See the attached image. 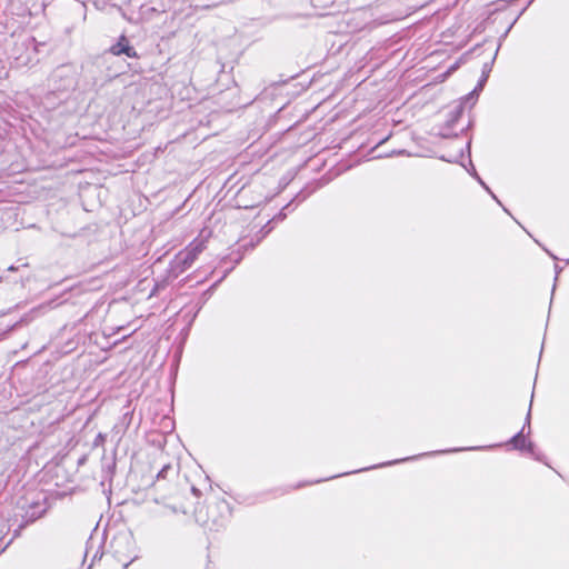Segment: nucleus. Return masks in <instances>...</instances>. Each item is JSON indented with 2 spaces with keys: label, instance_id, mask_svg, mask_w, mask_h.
I'll return each mask as SVG.
<instances>
[{
  "label": "nucleus",
  "instance_id": "nucleus-12",
  "mask_svg": "<svg viewBox=\"0 0 569 569\" xmlns=\"http://www.w3.org/2000/svg\"><path fill=\"white\" fill-rule=\"evenodd\" d=\"M289 207H290V203H288L287 206H284V207L282 208V210H281L277 216H274V217L271 219V221H272V222H273V221H277V222H279V221H283V220L286 219V217H287L286 210H287Z\"/></svg>",
  "mask_w": 569,
  "mask_h": 569
},
{
  "label": "nucleus",
  "instance_id": "nucleus-13",
  "mask_svg": "<svg viewBox=\"0 0 569 569\" xmlns=\"http://www.w3.org/2000/svg\"><path fill=\"white\" fill-rule=\"evenodd\" d=\"M171 466L170 465H164L160 470L159 472L157 473V479H166L167 478V475L168 472L171 470Z\"/></svg>",
  "mask_w": 569,
  "mask_h": 569
},
{
  "label": "nucleus",
  "instance_id": "nucleus-8",
  "mask_svg": "<svg viewBox=\"0 0 569 569\" xmlns=\"http://www.w3.org/2000/svg\"><path fill=\"white\" fill-rule=\"evenodd\" d=\"M206 249V239L197 238L194 239L186 250L190 251L193 257L197 259L198 254L201 253Z\"/></svg>",
  "mask_w": 569,
  "mask_h": 569
},
{
  "label": "nucleus",
  "instance_id": "nucleus-10",
  "mask_svg": "<svg viewBox=\"0 0 569 569\" xmlns=\"http://www.w3.org/2000/svg\"><path fill=\"white\" fill-rule=\"evenodd\" d=\"M530 405H532V401L530 402ZM530 422H531V406H529V410L527 412L525 423L522 426V428H525V436H530V433H531Z\"/></svg>",
  "mask_w": 569,
  "mask_h": 569
},
{
  "label": "nucleus",
  "instance_id": "nucleus-16",
  "mask_svg": "<svg viewBox=\"0 0 569 569\" xmlns=\"http://www.w3.org/2000/svg\"><path fill=\"white\" fill-rule=\"evenodd\" d=\"M112 79V76L111 74H108L103 80H94L93 81V86H102L103 83H106L107 81H110Z\"/></svg>",
  "mask_w": 569,
  "mask_h": 569
},
{
  "label": "nucleus",
  "instance_id": "nucleus-23",
  "mask_svg": "<svg viewBox=\"0 0 569 569\" xmlns=\"http://www.w3.org/2000/svg\"><path fill=\"white\" fill-rule=\"evenodd\" d=\"M470 449H471V450H475V449H482V447H471Z\"/></svg>",
  "mask_w": 569,
  "mask_h": 569
},
{
  "label": "nucleus",
  "instance_id": "nucleus-11",
  "mask_svg": "<svg viewBox=\"0 0 569 569\" xmlns=\"http://www.w3.org/2000/svg\"><path fill=\"white\" fill-rule=\"evenodd\" d=\"M463 158V150L461 149L455 157L447 158L441 156L440 159L447 162H459Z\"/></svg>",
  "mask_w": 569,
  "mask_h": 569
},
{
  "label": "nucleus",
  "instance_id": "nucleus-7",
  "mask_svg": "<svg viewBox=\"0 0 569 569\" xmlns=\"http://www.w3.org/2000/svg\"><path fill=\"white\" fill-rule=\"evenodd\" d=\"M417 457L418 456L410 457V458L398 459V460H393V461H388V462H383V463H379V465H376V466H372V467L359 469L356 472H361V471L370 470V469H373V468H381V467H386V466H391V465L399 463V462H402V461H408V460L416 459ZM353 472L355 471H352L351 473H353ZM349 473L350 472H345V473H341V475H338V476H332V477L326 478L325 480L333 479L336 477L345 476V475H349Z\"/></svg>",
  "mask_w": 569,
  "mask_h": 569
},
{
  "label": "nucleus",
  "instance_id": "nucleus-15",
  "mask_svg": "<svg viewBox=\"0 0 569 569\" xmlns=\"http://www.w3.org/2000/svg\"><path fill=\"white\" fill-rule=\"evenodd\" d=\"M272 221L269 220L263 227L262 229L260 230V232L262 233V237H266L271 230H272V226H271Z\"/></svg>",
  "mask_w": 569,
  "mask_h": 569
},
{
  "label": "nucleus",
  "instance_id": "nucleus-22",
  "mask_svg": "<svg viewBox=\"0 0 569 569\" xmlns=\"http://www.w3.org/2000/svg\"><path fill=\"white\" fill-rule=\"evenodd\" d=\"M240 260H241V256H238V257L234 259V262H236V263H239V262H240Z\"/></svg>",
  "mask_w": 569,
  "mask_h": 569
},
{
  "label": "nucleus",
  "instance_id": "nucleus-20",
  "mask_svg": "<svg viewBox=\"0 0 569 569\" xmlns=\"http://www.w3.org/2000/svg\"><path fill=\"white\" fill-rule=\"evenodd\" d=\"M388 21H389V20H387V19H386V20H379V21L377 22V24H383V23H387Z\"/></svg>",
  "mask_w": 569,
  "mask_h": 569
},
{
  "label": "nucleus",
  "instance_id": "nucleus-3",
  "mask_svg": "<svg viewBox=\"0 0 569 569\" xmlns=\"http://www.w3.org/2000/svg\"><path fill=\"white\" fill-rule=\"evenodd\" d=\"M525 436V428H521L519 432H517L508 443L513 447V449L519 451H526L530 456H532L536 460L542 461V455L536 452V447L531 441H527Z\"/></svg>",
  "mask_w": 569,
  "mask_h": 569
},
{
  "label": "nucleus",
  "instance_id": "nucleus-1",
  "mask_svg": "<svg viewBox=\"0 0 569 569\" xmlns=\"http://www.w3.org/2000/svg\"><path fill=\"white\" fill-rule=\"evenodd\" d=\"M50 82L56 90L64 91L74 88L76 70L71 64L59 66L51 74Z\"/></svg>",
  "mask_w": 569,
  "mask_h": 569
},
{
  "label": "nucleus",
  "instance_id": "nucleus-17",
  "mask_svg": "<svg viewBox=\"0 0 569 569\" xmlns=\"http://www.w3.org/2000/svg\"><path fill=\"white\" fill-rule=\"evenodd\" d=\"M461 449H449V450H443V451H433V452H430V453H423L422 456H428V455H438V453H446V452H457V451H460Z\"/></svg>",
  "mask_w": 569,
  "mask_h": 569
},
{
  "label": "nucleus",
  "instance_id": "nucleus-24",
  "mask_svg": "<svg viewBox=\"0 0 569 569\" xmlns=\"http://www.w3.org/2000/svg\"><path fill=\"white\" fill-rule=\"evenodd\" d=\"M193 493H198V490L193 487L192 488Z\"/></svg>",
  "mask_w": 569,
  "mask_h": 569
},
{
  "label": "nucleus",
  "instance_id": "nucleus-2",
  "mask_svg": "<svg viewBox=\"0 0 569 569\" xmlns=\"http://www.w3.org/2000/svg\"><path fill=\"white\" fill-rule=\"evenodd\" d=\"M463 112V103L460 102L453 106L447 113V120L443 124L438 126L436 134L440 138L457 137V133L452 131L455 124L459 121Z\"/></svg>",
  "mask_w": 569,
  "mask_h": 569
},
{
  "label": "nucleus",
  "instance_id": "nucleus-9",
  "mask_svg": "<svg viewBox=\"0 0 569 569\" xmlns=\"http://www.w3.org/2000/svg\"><path fill=\"white\" fill-rule=\"evenodd\" d=\"M471 169L468 170L469 173L482 186V188L500 204V201L496 197V194L490 190V188L485 183V181L477 173L472 162L470 161Z\"/></svg>",
  "mask_w": 569,
  "mask_h": 569
},
{
  "label": "nucleus",
  "instance_id": "nucleus-5",
  "mask_svg": "<svg viewBox=\"0 0 569 569\" xmlns=\"http://www.w3.org/2000/svg\"><path fill=\"white\" fill-rule=\"evenodd\" d=\"M110 51L113 56L126 54L129 58H137L134 48L130 46L129 40L124 36L120 37L119 41L110 48Z\"/></svg>",
  "mask_w": 569,
  "mask_h": 569
},
{
  "label": "nucleus",
  "instance_id": "nucleus-19",
  "mask_svg": "<svg viewBox=\"0 0 569 569\" xmlns=\"http://www.w3.org/2000/svg\"><path fill=\"white\" fill-rule=\"evenodd\" d=\"M131 562H132V559H131L130 561H128V562H124V563H123V569H128V566H129Z\"/></svg>",
  "mask_w": 569,
  "mask_h": 569
},
{
  "label": "nucleus",
  "instance_id": "nucleus-14",
  "mask_svg": "<svg viewBox=\"0 0 569 569\" xmlns=\"http://www.w3.org/2000/svg\"><path fill=\"white\" fill-rule=\"evenodd\" d=\"M481 90L477 89V87L466 97V101L475 102Z\"/></svg>",
  "mask_w": 569,
  "mask_h": 569
},
{
  "label": "nucleus",
  "instance_id": "nucleus-18",
  "mask_svg": "<svg viewBox=\"0 0 569 569\" xmlns=\"http://www.w3.org/2000/svg\"><path fill=\"white\" fill-rule=\"evenodd\" d=\"M470 144H471V141L469 140V141L467 142V144H466V148H467V150H468V153H469V154H470Z\"/></svg>",
  "mask_w": 569,
  "mask_h": 569
},
{
  "label": "nucleus",
  "instance_id": "nucleus-21",
  "mask_svg": "<svg viewBox=\"0 0 569 569\" xmlns=\"http://www.w3.org/2000/svg\"><path fill=\"white\" fill-rule=\"evenodd\" d=\"M96 69H99V68H98L97 66H92V67L90 68V72H91V73H93V72L96 71Z\"/></svg>",
  "mask_w": 569,
  "mask_h": 569
},
{
  "label": "nucleus",
  "instance_id": "nucleus-6",
  "mask_svg": "<svg viewBox=\"0 0 569 569\" xmlns=\"http://www.w3.org/2000/svg\"><path fill=\"white\" fill-rule=\"evenodd\" d=\"M495 60H496V57H492V59L489 61V62H485L483 66H482V69H481V77L477 83V89L481 90L483 89L488 78H489V74L492 70V66L495 63Z\"/></svg>",
  "mask_w": 569,
  "mask_h": 569
},
{
  "label": "nucleus",
  "instance_id": "nucleus-4",
  "mask_svg": "<svg viewBox=\"0 0 569 569\" xmlns=\"http://www.w3.org/2000/svg\"><path fill=\"white\" fill-rule=\"evenodd\" d=\"M194 261L196 258L192 253H190V251L186 249L180 251L170 263L171 274L176 278L179 277L187 269H189Z\"/></svg>",
  "mask_w": 569,
  "mask_h": 569
}]
</instances>
